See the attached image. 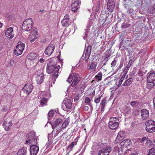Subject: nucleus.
<instances>
[{
  "mask_svg": "<svg viewBox=\"0 0 155 155\" xmlns=\"http://www.w3.org/2000/svg\"><path fill=\"white\" fill-rule=\"evenodd\" d=\"M46 68V72L48 74L53 73L52 74L53 78L55 79L58 77L60 65L56 66L52 62H49L47 65Z\"/></svg>",
  "mask_w": 155,
  "mask_h": 155,
  "instance_id": "1",
  "label": "nucleus"
},
{
  "mask_svg": "<svg viewBox=\"0 0 155 155\" xmlns=\"http://www.w3.org/2000/svg\"><path fill=\"white\" fill-rule=\"evenodd\" d=\"M33 22L31 18L26 19L23 22L22 29L25 31H30L32 28Z\"/></svg>",
  "mask_w": 155,
  "mask_h": 155,
  "instance_id": "2",
  "label": "nucleus"
},
{
  "mask_svg": "<svg viewBox=\"0 0 155 155\" xmlns=\"http://www.w3.org/2000/svg\"><path fill=\"white\" fill-rule=\"evenodd\" d=\"M146 130L149 133L155 132V121L150 120L147 121L145 123Z\"/></svg>",
  "mask_w": 155,
  "mask_h": 155,
  "instance_id": "3",
  "label": "nucleus"
},
{
  "mask_svg": "<svg viewBox=\"0 0 155 155\" xmlns=\"http://www.w3.org/2000/svg\"><path fill=\"white\" fill-rule=\"evenodd\" d=\"M117 120L118 121V120L116 117H111L110 118L108 126L110 129L114 130L117 128L119 125V123Z\"/></svg>",
  "mask_w": 155,
  "mask_h": 155,
  "instance_id": "4",
  "label": "nucleus"
},
{
  "mask_svg": "<svg viewBox=\"0 0 155 155\" xmlns=\"http://www.w3.org/2000/svg\"><path fill=\"white\" fill-rule=\"evenodd\" d=\"M25 47V44L24 43L20 42H18L16 48L14 50L15 54L17 56L21 54L24 49Z\"/></svg>",
  "mask_w": 155,
  "mask_h": 155,
  "instance_id": "5",
  "label": "nucleus"
},
{
  "mask_svg": "<svg viewBox=\"0 0 155 155\" xmlns=\"http://www.w3.org/2000/svg\"><path fill=\"white\" fill-rule=\"evenodd\" d=\"M38 33L36 28H34L32 30L31 34L28 37V39L30 42L32 43L35 41L38 37Z\"/></svg>",
  "mask_w": 155,
  "mask_h": 155,
  "instance_id": "6",
  "label": "nucleus"
},
{
  "mask_svg": "<svg viewBox=\"0 0 155 155\" xmlns=\"http://www.w3.org/2000/svg\"><path fill=\"white\" fill-rule=\"evenodd\" d=\"M112 150L110 147H107L106 148L102 149L100 150L98 153V155H108Z\"/></svg>",
  "mask_w": 155,
  "mask_h": 155,
  "instance_id": "7",
  "label": "nucleus"
},
{
  "mask_svg": "<svg viewBox=\"0 0 155 155\" xmlns=\"http://www.w3.org/2000/svg\"><path fill=\"white\" fill-rule=\"evenodd\" d=\"M81 78L79 76L78 74L74 73V79L73 82L71 85V86L72 87L77 86Z\"/></svg>",
  "mask_w": 155,
  "mask_h": 155,
  "instance_id": "8",
  "label": "nucleus"
},
{
  "mask_svg": "<svg viewBox=\"0 0 155 155\" xmlns=\"http://www.w3.org/2000/svg\"><path fill=\"white\" fill-rule=\"evenodd\" d=\"M54 48V45L53 44H51L46 48L45 53L47 55H50L53 53Z\"/></svg>",
  "mask_w": 155,
  "mask_h": 155,
  "instance_id": "9",
  "label": "nucleus"
},
{
  "mask_svg": "<svg viewBox=\"0 0 155 155\" xmlns=\"http://www.w3.org/2000/svg\"><path fill=\"white\" fill-rule=\"evenodd\" d=\"M5 35L9 39H12L14 36L13 28L12 27L8 28L5 32Z\"/></svg>",
  "mask_w": 155,
  "mask_h": 155,
  "instance_id": "10",
  "label": "nucleus"
},
{
  "mask_svg": "<svg viewBox=\"0 0 155 155\" xmlns=\"http://www.w3.org/2000/svg\"><path fill=\"white\" fill-rule=\"evenodd\" d=\"M39 150V147L35 145L31 144L30 147V153L31 155H36Z\"/></svg>",
  "mask_w": 155,
  "mask_h": 155,
  "instance_id": "11",
  "label": "nucleus"
},
{
  "mask_svg": "<svg viewBox=\"0 0 155 155\" xmlns=\"http://www.w3.org/2000/svg\"><path fill=\"white\" fill-rule=\"evenodd\" d=\"M32 86L30 84H27L24 87L22 90L26 95H28L32 91Z\"/></svg>",
  "mask_w": 155,
  "mask_h": 155,
  "instance_id": "12",
  "label": "nucleus"
},
{
  "mask_svg": "<svg viewBox=\"0 0 155 155\" xmlns=\"http://www.w3.org/2000/svg\"><path fill=\"white\" fill-rule=\"evenodd\" d=\"M115 5L114 0H108L107 6L108 11L110 12H113L114 8Z\"/></svg>",
  "mask_w": 155,
  "mask_h": 155,
  "instance_id": "13",
  "label": "nucleus"
},
{
  "mask_svg": "<svg viewBox=\"0 0 155 155\" xmlns=\"http://www.w3.org/2000/svg\"><path fill=\"white\" fill-rule=\"evenodd\" d=\"M28 139L30 141V144H35L37 139L35 138V135L32 133H29L28 134Z\"/></svg>",
  "mask_w": 155,
  "mask_h": 155,
  "instance_id": "14",
  "label": "nucleus"
},
{
  "mask_svg": "<svg viewBox=\"0 0 155 155\" xmlns=\"http://www.w3.org/2000/svg\"><path fill=\"white\" fill-rule=\"evenodd\" d=\"M147 80L149 81L155 82V71H151L148 73Z\"/></svg>",
  "mask_w": 155,
  "mask_h": 155,
  "instance_id": "15",
  "label": "nucleus"
},
{
  "mask_svg": "<svg viewBox=\"0 0 155 155\" xmlns=\"http://www.w3.org/2000/svg\"><path fill=\"white\" fill-rule=\"evenodd\" d=\"M125 136V133L124 132L119 131L115 140V142L117 143H119L124 138Z\"/></svg>",
  "mask_w": 155,
  "mask_h": 155,
  "instance_id": "16",
  "label": "nucleus"
},
{
  "mask_svg": "<svg viewBox=\"0 0 155 155\" xmlns=\"http://www.w3.org/2000/svg\"><path fill=\"white\" fill-rule=\"evenodd\" d=\"M131 144V141L128 139L122 141L120 143V146H122L127 149H128V147Z\"/></svg>",
  "mask_w": 155,
  "mask_h": 155,
  "instance_id": "17",
  "label": "nucleus"
},
{
  "mask_svg": "<svg viewBox=\"0 0 155 155\" xmlns=\"http://www.w3.org/2000/svg\"><path fill=\"white\" fill-rule=\"evenodd\" d=\"M80 0H76L71 5L72 10L75 12L78 8V7L80 5Z\"/></svg>",
  "mask_w": 155,
  "mask_h": 155,
  "instance_id": "18",
  "label": "nucleus"
},
{
  "mask_svg": "<svg viewBox=\"0 0 155 155\" xmlns=\"http://www.w3.org/2000/svg\"><path fill=\"white\" fill-rule=\"evenodd\" d=\"M12 125V121H11L8 123L7 121L5 120L3 123L2 124V125L4 127L5 130H8Z\"/></svg>",
  "mask_w": 155,
  "mask_h": 155,
  "instance_id": "19",
  "label": "nucleus"
},
{
  "mask_svg": "<svg viewBox=\"0 0 155 155\" xmlns=\"http://www.w3.org/2000/svg\"><path fill=\"white\" fill-rule=\"evenodd\" d=\"M63 103L65 105L66 108L68 109H71L72 107V104L70 100L65 98Z\"/></svg>",
  "mask_w": 155,
  "mask_h": 155,
  "instance_id": "20",
  "label": "nucleus"
},
{
  "mask_svg": "<svg viewBox=\"0 0 155 155\" xmlns=\"http://www.w3.org/2000/svg\"><path fill=\"white\" fill-rule=\"evenodd\" d=\"M141 116L143 120H145L149 116L148 110L146 109H142L141 110Z\"/></svg>",
  "mask_w": 155,
  "mask_h": 155,
  "instance_id": "21",
  "label": "nucleus"
},
{
  "mask_svg": "<svg viewBox=\"0 0 155 155\" xmlns=\"http://www.w3.org/2000/svg\"><path fill=\"white\" fill-rule=\"evenodd\" d=\"M27 58L29 60L32 61L35 60L38 58L37 55L35 53H31L28 54Z\"/></svg>",
  "mask_w": 155,
  "mask_h": 155,
  "instance_id": "22",
  "label": "nucleus"
},
{
  "mask_svg": "<svg viewBox=\"0 0 155 155\" xmlns=\"http://www.w3.org/2000/svg\"><path fill=\"white\" fill-rule=\"evenodd\" d=\"M120 146V147L118 149V153L120 155H124L128 149H127L122 146Z\"/></svg>",
  "mask_w": 155,
  "mask_h": 155,
  "instance_id": "23",
  "label": "nucleus"
},
{
  "mask_svg": "<svg viewBox=\"0 0 155 155\" xmlns=\"http://www.w3.org/2000/svg\"><path fill=\"white\" fill-rule=\"evenodd\" d=\"M27 149L26 147H23L20 149L17 153V155H26L27 153Z\"/></svg>",
  "mask_w": 155,
  "mask_h": 155,
  "instance_id": "24",
  "label": "nucleus"
},
{
  "mask_svg": "<svg viewBox=\"0 0 155 155\" xmlns=\"http://www.w3.org/2000/svg\"><path fill=\"white\" fill-rule=\"evenodd\" d=\"M70 123V119L69 118H66L62 123L61 128L62 129L65 128L69 125Z\"/></svg>",
  "mask_w": 155,
  "mask_h": 155,
  "instance_id": "25",
  "label": "nucleus"
},
{
  "mask_svg": "<svg viewBox=\"0 0 155 155\" xmlns=\"http://www.w3.org/2000/svg\"><path fill=\"white\" fill-rule=\"evenodd\" d=\"M78 140L75 141H73L68 146L67 150L69 151V152L71 151L72 150V148L74 145H76L77 144V142Z\"/></svg>",
  "mask_w": 155,
  "mask_h": 155,
  "instance_id": "26",
  "label": "nucleus"
},
{
  "mask_svg": "<svg viewBox=\"0 0 155 155\" xmlns=\"http://www.w3.org/2000/svg\"><path fill=\"white\" fill-rule=\"evenodd\" d=\"M48 101V100L47 98L44 97L42 98L40 101V104L41 106L43 107L47 105Z\"/></svg>",
  "mask_w": 155,
  "mask_h": 155,
  "instance_id": "27",
  "label": "nucleus"
},
{
  "mask_svg": "<svg viewBox=\"0 0 155 155\" xmlns=\"http://www.w3.org/2000/svg\"><path fill=\"white\" fill-rule=\"evenodd\" d=\"M107 101L106 98H103L100 103V105L101 107V110L103 111L104 107Z\"/></svg>",
  "mask_w": 155,
  "mask_h": 155,
  "instance_id": "28",
  "label": "nucleus"
},
{
  "mask_svg": "<svg viewBox=\"0 0 155 155\" xmlns=\"http://www.w3.org/2000/svg\"><path fill=\"white\" fill-rule=\"evenodd\" d=\"M147 87L148 89H151L153 88L155 85V82H154L153 81H149L147 80Z\"/></svg>",
  "mask_w": 155,
  "mask_h": 155,
  "instance_id": "29",
  "label": "nucleus"
},
{
  "mask_svg": "<svg viewBox=\"0 0 155 155\" xmlns=\"http://www.w3.org/2000/svg\"><path fill=\"white\" fill-rule=\"evenodd\" d=\"M132 78H128L127 80L122 85L123 86H129L132 83Z\"/></svg>",
  "mask_w": 155,
  "mask_h": 155,
  "instance_id": "30",
  "label": "nucleus"
},
{
  "mask_svg": "<svg viewBox=\"0 0 155 155\" xmlns=\"http://www.w3.org/2000/svg\"><path fill=\"white\" fill-rule=\"evenodd\" d=\"M96 65L94 63H91L90 66L87 68L88 70L91 69V71L92 72L95 71L96 69Z\"/></svg>",
  "mask_w": 155,
  "mask_h": 155,
  "instance_id": "31",
  "label": "nucleus"
},
{
  "mask_svg": "<svg viewBox=\"0 0 155 155\" xmlns=\"http://www.w3.org/2000/svg\"><path fill=\"white\" fill-rule=\"evenodd\" d=\"M102 74L101 72H99L95 77L96 80L98 81H101L102 79Z\"/></svg>",
  "mask_w": 155,
  "mask_h": 155,
  "instance_id": "32",
  "label": "nucleus"
},
{
  "mask_svg": "<svg viewBox=\"0 0 155 155\" xmlns=\"http://www.w3.org/2000/svg\"><path fill=\"white\" fill-rule=\"evenodd\" d=\"M44 79V76L43 75H42L41 76L38 77L36 80L37 84H41L43 81Z\"/></svg>",
  "mask_w": 155,
  "mask_h": 155,
  "instance_id": "33",
  "label": "nucleus"
},
{
  "mask_svg": "<svg viewBox=\"0 0 155 155\" xmlns=\"http://www.w3.org/2000/svg\"><path fill=\"white\" fill-rule=\"evenodd\" d=\"M70 21V20L65 19H63L61 21L62 25L64 27L66 26L68 24Z\"/></svg>",
  "mask_w": 155,
  "mask_h": 155,
  "instance_id": "34",
  "label": "nucleus"
},
{
  "mask_svg": "<svg viewBox=\"0 0 155 155\" xmlns=\"http://www.w3.org/2000/svg\"><path fill=\"white\" fill-rule=\"evenodd\" d=\"M62 122V119L59 118L56 119L54 122L55 125L58 126L59 124H61Z\"/></svg>",
  "mask_w": 155,
  "mask_h": 155,
  "instance_id": "35",
  "label": "nucleus"
},
{
  "mask_svg": "<svg viewBox=\"0 0 155 155\" xmlns=\"http://www.w3.org/2000/svg\"><path fill=\"white\" fill-rule=\"evenodd\" d=\"M147 155H155V148L150 149Z\"/></svg>",
  "mask_w": 155,
  "mask_h": 155,
  "instance_id": "36",
  "label": "nucleus"
},
{
  "mask_svg": "<svg viewBox=\"0 0 155 155\" xmlns=\"http://www.w3.org/2000/svg\"><path fill=\"white\" fill-rule=\"evenodd\" d=\"M91 48L92 47L91 45L88 46L86 50L85 54L90 55L91 51Z\"/></svg>",
  "mask_w": 155,
  "mask_h": 155,
  "instance_id": "37",
  "label": "nucleus"
},
{
  "mask_svg": "<svg viewBox=\"0 0 155 155\" xmlns=\"http://www.w3.org/2000/svg\"><path fill=\"white\" fill-rule=\"evenodd\" d=\"M74 73H73L72 74H71L68 78L67 80V82L69 83H71V82L73 80L74 78Z\"/></svg>",
  "mask_w": 155,
  "mask_h": 155,
  "instance_id": "38",
  "label": "nucleus"
},
{
  "mask_svg": "<svg viewBox=\"0 0 155 155\" xmlns=\"http://www.w3.org/2000/svg\"><path fill=\"white\" fill-rule=\"evenodd\" d=\"M124 110L127 113H128L130 111V108L129 106L128 105L125 106Z\"/></svg>",
  "mask_w": 155,
  "mask_h": 155,
  "instance_id": "39",
  "label": "nucleus"
},
{
  "mask_svg": "<svg viewBox=\"0 0 155 155\" xmlns=\"http://www.w3.org/2000/svg\"><path fill=\"white\" fill-rule=\"evenodd\" d=\"M130 25V24H126L124 23H123L121 25V27L122 28L126 29L129 28Z\"/></svg>",
  "mask_w": 155,
  "mask_h": 155,
  "instance_id": "40",
  "label": "nucleus"
},
{
  "mask_svg": "<svg viewBox=\"0 0 155 155\" xmlns=\"http://www.w3.org/2000/svg\"><path fill=\"white\" fill-rule=\"evenodd\" d=\"M146 143L147 144V146L148 147H150V146L153 145V142L152 141L149 140H147L146 142Z\"/></svg>",
  "mask_w": 155,
  "mask_h": 155,
  "instance_id": "41",
  "label": "nucleus"
},
{
  "mask_svg": "<svg viewBox=\"0 0 155 155\" xmlns=\"http://www.w3.org/2000/svg\"><path fill=\"white\" fill-rule=\"evenodd\" d=\"M15 64V61L13 59H11L10 60L8 65L9 66L12 67L14 66Z\"/></svg>",
  "mask_w": 155,
  "mask_h": 155,
  "instance_id": "42",
  "label": "nucleus"
},
{
  "mask_svg": "<svg viewBox=\"0 0 155 155\" xmlns=\"http://www.w3.org/2000/svg\"><path fill=\"white\" fill-rule=\"evenodd\" d=\"M123 80H124L120 78V79L118 81V82L117 83L116 82V85H117L118 86V87H119L121 85V84L122 83V82L123 81Z\"/></svg>",
  "mask_w": 155,
  "mask_h": 155,
  "instance_id": "43",
  "label": "nucleus"
},
{
  "mask_svg": "<svg viewBox=\"0 0 155 155\" xmlns=\"http://www.w3.org/2000/svg\"><path fill=\"white\" fill-rule=\"evenodd\" d=\"M101 96H99L98 97L95 98L94 100V102L96 104L99 103L100 101Z\"/></svg>",
  "mask_w": 155,
  "mask_h": 155,
  "instance_id": "44",
  "label": "nucleus"
},
{
  "mask_svg": "<svg viewBox=\"0 0 155 155\" xmlns=\"http://www.w3.org/2000/svg\"><path fill=\"white\" fill-rule=\"evenodd\" d=\"M117 63V61L115 60V58H114V59L113 61L111 63V67H115Z\"/></svg>",
  "mask_w": 155,
  "mask_h": 155,
  "instance_id": "45",
  "label": "nucleus"
},
{
  "mask_svg": "<svg viewBox=\"0 0 155 155\" xmlns=\"http://www.w3.org/2000/svg\"><path fill=\"white\" fill-rule=\"evenodd\" d=\"M54 113L53 111L50 110L48 113V115L49 117H52L54 115Z\"/></svg>",
  "mask_w": 155,
  "mask_h": 155,
  "instance_id": "46",
  "label": "nucleus"
},
{
  "mask_svg": "<svg viewBox=\"0 0 155 155\" xmlns=\"http://www.w3.org/2000/svg\"><path fill=\"white\" fill-rule=\"evenodd\" d=\"M90 55H89L85 54L84 60L86 62H87L88 61V60L89 59Z\"/></svg>",
  "mask_w": 155,
  "mask_h": 155,
  "instance_id": "47",
  "label": "nucleus"
},
{
  "mask_svg": "<svg viewBox=\"0 0 155 155\" xmlns=\"http://www.w3.org/2000/svg\"><path fill=\"white\" fill-rule=\"evenodd\" d=\"M148 138L147 137H144L142 138V139L141 140L140 142L141 143L146 142Z\"/></svg>",
  "mask_w": 155,
  "mask_h": 155,
  "instance_id": "48",
  "label": "nucleus"
},
{
  "mask_svg": "<svg viewBox=\"0 0 155 155\" xmlns=\"http://www.w3.org/2000/svg\"><path fill=\"white\" fill-rule=\"evenodd\" d=\"M138 75L140 76L143 77L144 75V73L142 71H140L138 73Z\"/></svg>",
  "mask_w": 155,
  "mask_h": 155,
  "instance_id": "49",
  "label": "nucleus"
},
{
  "mask_svg": "<svg viewBox=\"0 0 155 155\" xmlns=\"http://www.w3.org/2000/svg\"><path fill=\"white\" fill-rule=\"evenodd\" d=\"M90 101V99L89 97H86L85 98L84 102L86 104L89 103Z\"/></svg>",
  "mask_w": 155,
  "mask_h": 155,
  "instance_id": "50",
  "label": "nucleus"
},
{
  "mask_svg": "<svg viewBox=\"0 0 155 155\" xmlns=\"http://www.w3.org/2000/svg\"><path fill=\"white\" fill-rule=\"evenodd\" d=\"M137 103V102L136 101H131L130 102V104L132 106L134 107L135 106L136 104Z\"/></svg>",
  "mask_w": 155,
  "mask_h": 155,
  "instance_id": "51",
  "label": "nucleus"
},
{
  "mask_svg": "<svg viewBox=\"0 0 155 155\" xmlns=\"http://www.w3.org/2000/svg\"><path fill=\"white\" fill-rule=\"evenodd\" d=\"M130 65H129L128 64L127 65V67L124 68V72H127H127L128 70H129V68L130 67Z\"/></svg>",
  "mask_w": 155,
  "mask_h": 155,
  "instance_id": "52",
  "label": "nucleus"
},
{
  "mask_svg": "<svg viewBox=\"0 0 155 155\" xmlns=\"http://www.w3.org/2000/svg\"><path fill=\"white\" fill-rule=\"evenodd\" d=\"M100 1H98L97 2V8L96 9L95 11L96 12H97L98 11L99 9L100 8Z\"/></svg>",
  "mask_w": 155,
  "mask_h": 155,
  "instance_id": "53",
  "label": "nucleus"
},
{
  "mask_svg": "<svg viewBox=\"0 0 155 155\" xmlns=\"http://www.w3.org/2000/svg\"><path fill=\"white\" fill-rule=\"evenodd\" d=\"M97 145L101 148H102L104 147V144L101 142H99L98 143Z\"/></svg>",
  "mask_w": 155,
  "mask_h": 155,
  "instance_id": "54",
  "label": "nucleus"
},
{
  "mask_svg": "<svg viewBox=\"0 0 155 155\" xmlns=\"http://www.w3.org/2000/svg\"><path fill=\"white\" fill-rule=\"evenodd\" d=\"M63 19H68L70 20L69 18V16L68 15H66L64 17Z\"/></svg>",
  "mask_w": 155,
  "mask_h": 155,
  "instance_id": "55",
  "label": "nucleus"
},
{
  "mask_svg": "<svg viewBox=\"0 0 155 155\" xmlns=\"http://www.w3.org/2000/svg\"><path fill=\"white\" fill-rule=\"evenodd\" d=\"M125 73L123 75V76L121 77V78L123 80H124V78H125V77L126 76V74L127 73V72H125Z\"/></svg>",
  "mask_w": 155,
  "mask_h": 155,
  "instance_id": "56",
  "label": "nucleus"
},
{
  "mask_svg": "<svg viewBox=\"0 0 155 155\" xmlns=\"http://www.w3.org/2000/svg\"><path fill=\"white\" fill-rule=\"evenodd\" d=\"M89 107L87 106H85L84 107V110L86 111H88Z\"/></svg>",
  "mask_w": 155,
  "mask_h": 155,
  "instance_id": "57",
  "label": "nucleus"
},
{
  "mask_svg": "<svg viewBox=\"0 0 155 155\" xmlns=\"http://www.w3.org/2000/svg\"><path fill=\"white\" fill-rule=\"evenodd\" d=\"M133 62V60L132 59H130L129 60V62H128V64L129 65H131L132 64V63Z\"/></svg>",
  "mask_w": 155,
  "mask_h": 155,
  "instance_id": "58",
  "label": "nucleus"
},
{
  "mask_svg": "<svg viewBox=\"0 0 155 155\" xmlns=\"http://www.w3.org/2000/svg\"><path fill=\"white\" fill-rule=\"evenodd\" d=\"M134 51V49L133 48H131L130 50H128V54L129 55H130V53H131Z\"/></svg>",
  "mask_w": 155,
  "mask_h": 155,
  "instance_id": "59",
  "label": "nucleus"
},
{
  "mask_svg": "<svg viewBox=\"0 0 155 155\" xmlns=\"http://www.w3.org/2000/svg\"><path fill=\"white\" fill-rule=\"evenodd\" d=\"M57 126V125H54V123L53 125H52V128L53 129H54V128H55Z\"/></svg>",
  "mask_w": 155,
  "mask_h": 155,
  "instance_id": "60",
  "label": "nucleus"
},
{
  "mask_svg": "<svg viewBox=\"0 0 155 155\" xmlns=\"http://www.w3.org/2000/svg\"><path fill=\"white\" fill-rule=\"evenodd\" d=\"M154 109L155 110V97L153 99Z\"/></svg>",
  "mask_w": 155,
  "mask_h": 155,
  "instance_id": "61",
  "label": "nucleus"
},
{
  "mask_svg": "<svg viewBox=\"0 0 155 155\" xmlns=\"http://www.w3.org/2000/svg\"><path fill=\"white\" fill-rule=\"evenodd\" d=\"M39 61L41 63H42L44 62V59H42V58H41V59H40L39 60Z\"/></svg>",
  "mask_w": 155,
  "mask_h": 155,
  "instance_id": "62",
  "label": "nucleus"
},
{
  "mask_svg": "<svg viewBox=\"0 0 155 155\" xmlns=\"http://www.w3.org/2000/svg\"><path fill=\"white\" fill-rule=\"evenodd\" d=\"M25 142L27 144H28L29 143H30V141L28 139V140H26Z\"/></svg>",
  "mask_w": 155,
  "mask_h": 155,
  "instance_id": "63",
  "label": "nucleus"
},
{
  "mask_svg": "<svg viewBox=\"0 0 155 155\" xmlns=\"http://www.w3.org/2000/svg\"><path fill=\"white\" fill-rule=\"evenodd\" d=\"M78 99V97L77 96H76L75 98H74V100H77Z\"/></svg>",
  "mask_w": 155,
  "mask_h": 155,
  "instance_id": "64",
  "label": "nucleus"
}]
</instances>
